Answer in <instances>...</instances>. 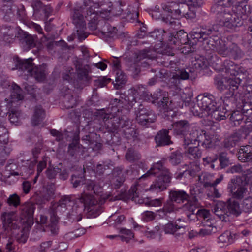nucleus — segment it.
I'll list each match as a JSON object with an SVG mask.
<instances>
[{
    "mask_svg": "<svg viewBox=\"0 0 252 252\" xmlns=\"http://www.w3.org/2000/svg\"><path fill=\"white\" fill-rule=\"evenodd\" d=\"M168 41L170 45L189 46V39L188 37V34L183 30L177 32L175 35L172 31L170 32Z\"/></svg>",
    "mask_w": 252,
    "mask_h": 252,
    "instance_id": "16",
    "label": "nucleus"
},
{
    "mask_svg": "<svg viewBox=\"0 0 252 252\" xmlns=\"http://www.w3.org/2000/svg\"><path fill=\"white\" fill-rule=\"evenodd\" d=\"M237 155L240 161L252 162V146L248 145L241 146Z\"/></svg>",
    "mask_w": 252,
    "mask_h": 252,
    "instance_id": "25",
    "label": "nucleus"
},
{
    "mask_svg": "<svg viewBox=\"0 0 252 252\" xmlns=\"http://www.w3.org/2000/svg\"><path fill=\"white\" fill-rule=\"evenodd\" d=\"M12 148L10 145L0 146V163H2L9 156Z\"/></svg>",
    "mask_w": 252,
    "mask_h": 252,
    "instance_id": "48",
    "label": "nucleus"
},
{
    "mask_svg": "<svg viewBox=\"0 0 252 252\" xmlns=\"http://www.w3.org/2000/svg\"><path fill=\"white\" fill-rule=\"evenodd\" d=\"M187 152L188 157L193 160L200 158L202 155V152L197 146L189 147Z\"/></svg>",
    "mask_w": 252,
    "mask_h": 252,
    "instance_id": "43",
    "label": "nucleus"
},
{
    "mask_svg": "<svg viewBox=\"0 0 252 252\" xmlns=\"http://www.w3.org/2000/svg\"><path fill=\"white\" fill-rule=\"evenodd\" d=\"M149 52L150 50L148 49H144L139 51L136 54V57L134 61L136 62L140 63L142 67H146L148 63L146 61L142 62V60L150 58L149 54Z\"/></svg>",
    "mask_w": 252,
    "mask_h": 252,
    "instance_id": "35",
    "label": "nucleus"
},
{
    "mask_svg": "<svg viewBox=\"0 0 252 252\" xmlns=\"http://www.w3.org/2000/svg\"><path fill=\"white\" fill-rule=\"evenodd\" d=\"M52 12V9L49 5H44L41 10L39 18L43 20L46 23Z\"/></svg>",
    "mask_w": 252,
    "mask_h": 252,
    "instance_id": "58",
    "label": "nucleus"
},
{
    "mask_svg": "<svg viewBox=\"0 0 252 252\" xmlns=\"http://www.w3.org/2000/svg\"><path fill=\"white\" fill-rule=\"evenodd\" d=\"M6 203L10 207L16 208L20 206V197L16 193L11 194L7 199Z\"/></svg>",
    "mask_w": 252,
    "mask_h": 252,
    "instance_id": "47",
    "label": "nucleus"
},
{
    "mask_svg": "<svg viewBox=\"0 0 252 252\" xmlns=\"http://www.w3.org/2000/svg\"><path fill=\"white\" fill-rule=\"evenodd\" d=\"M233 0H220L211 7V12L217 15V18L219 23L222 20L224 15L230 12L226 9L225 7L232 5L234 3Z\"/></svg>",
    "mask_w": 252,
    "mask_h": 252,
    "instance_id": "14",
    "label": "nucleus"
},
{
    "mask_svg": "<svg viewBox=\"0 0 252 252\" xmlns=\"http://www.w3.org/2000/svg\"><path fill=\"white\" fill-rule=\"evenodd\" d=\"M117 29L115 27H112L109 24L105 23L102 28V33L105 37L107 38H115L117 37Z\"/></svg>",
    "mask_w": 252,
    "mask_h": 252,
    "instance_id": "36",
    "label": "nucleus"
},
{
    "mask_svg": "<svg viewBox=\"0 0 252 252\" xmlns=\"http://www.w3.org/2000/svg\"><path fill=\"white\" fill-rule=\"evenodd\" d=\"M181 7V5L175 2H168L162 5L163 10L169 14L173 13L175 9H177Z\"/></svg>",
    "mask_w": 252,
    "mask_h": 252,
    "instance_id": "53",
    "label": "nucleus"
},
{
    "mask_svg": "<svg viewBox=\"0 0 252 252\" xmlns=\"http://www.w3.org/2000/svg\"><path fill=\"white\" fill-rule=\"evenodd\" d=\"M227 188L232 194V198L235 199H242L247 192V189L243 185L242 181L239 177L232 179Z\"/></svg>",
    "mask_w": 252,
    "mask_h": 252,
    "instance_id": "11",
    "label": "nucleus"
},
{
    "mask_svg": "<svg viewBox=\"0 0 252 252\" xmlns=\"http://www.w3.org/2000/svg\"><path fill=\"white\" fill-rule=\"evenodd\" d=\"M222 20L220 22L221 26H224L230 29H234L243 25L242 18L237 14H233L229 12L223 17Z\"/></svg>",
    "mask_w": 252,
    "mask_h": 252,
    "instance_id": "15",
    "label": "nucleus"
},
{
    "mask_svg": "<svg viewBox=\"0 0 252 252\" xmlns=\"http://www.w3.org/2000/svg\"><path fill=\"white\" fill-rule=\"evenodd\" d=\"M199 99V106L202 108L206 114L205 115H209L213 110L216 108L217 103L214 96L210 94L204 93L197 96Z\"/></svg>",
    "mask_w": 252,
    "mask_h": 252,
    "instance_id": "13",
    "label": "nucleus"
},
{
    "mask_svg": "<svg viewBox=\"0 0 252 252\" xmlns=\"http://www.w3.org/2000/svg\"><path fill=\"white\" fill-rule=\"evenodd\" d=\"M72 22L75 26L76 32L73 33L71 36L68 37V41H72L77 38L79 40L81 41L87 38L88 34L85 32L86 23L84 18L79 9H75L71 14Z\"/></svg>",
    "mask_w": 252,
    "mask_h": 252,
    "instance_id": "8",
    "label": "nucleus"
},
{
    "mask_svg": "<svg viewBox=\"0 0 252 252\" xmlns=\"http://www.w3.org/2000/svg\"><path fill=\"white\" fill-rule=\"evenodd\" d=\"M241 81L239 77L227 78L220 74L214 77V84L217 90L220 92L227 90L224 95L223 100L224 105L228 106L233 104L235 101V92L238 89Z\"/></svg>",
    "mask_w": 252,
    "mask_h": 252,
    "instance_id": "3",
    "label": "nucleus"
},
{
    "mask_svg": "<svg viewBox=\"0 0 252 252\" xmlns=\"http://www.w3.org/2000/svg\"><path fill=\"white\" fill-rule=\"evenodd\" d=\"M227 44L225 41L219 37L218 40L216 42L214 48H213L211 50L214 51L219 54L223 56V55H225L226 53L225 50L226 48Z\"/></svg>",
    "mask_w": 252,
    "mask_h": 252,
    "instance_id": "44",
    "label": "nucleus"
},
{
    "mask_svg": "<svg viewBox=\"0 0 252 252\" xmlns=\"http://www.w3.org/2000/svg\"><path fill=\"white\" fill-rule=\"evenodd\" d=\"M141 66H142L141 64L139 63L136 62L135 61H134L133 63L130 64L128 70L131 73V75L133 78H136L138 76L141 71Z\"/></svg>",
    "mask_w": 252,
    "mask_h": 252,
    "instance_id": "54",
    "label": "nucleus"
},
{
    "mask_svg": "<svg viewBox=\"0 0 252 252\" xmlns=\"http://www.w3.org/2000/svg\"><path fill=\"white\" fill-rule=\"evenodd\" d=\"M89 69V66L85 65L79 68L78 70V81L84 85H86L90 79L88 76Z\"/></svg>",
    "mask_w": 252,
    "mask_h": 252,
    "instance_id": "34",
    "label": "nucleus"
},
{
    "mask_svg": "<svg viewBox=\"0 0 252 252\" xmlns=\"http://www.w3.org/2000/svg\"><path fill=\"white\" fill-rule=\"evenodd\" d=\"M13 212H4L1 215L3 227L8 232L9 230H16L20 228V226L17 223V220L13 219Z\"/></svg>",
    "mask_w": 252,
    "mask_h": 252,
    "instance_id": "20",
    "label": "nucleus"
},
{
    "mask_svg": "<svg viewBox=\"0 0 252 252\" xmlns=\"http://www.w3.org/2000/svg\"><path fill=\"white\" fill-rule=\"evenodd\" d=\"M138 187L139 184L136 183L131 187L128 192H126L122 195V199L124 200L130 199L135 200V198L138 197L139 195Z\"/></svg>",
    "mask_w": 252,
    "mask_h": 252,
    "instance_id": "32",
    "label": "nucleus"
},
{
    "mask_svg": "<svg viewBox=\"0 0 252 252\" xmlns=\"http://www.w3.org/2000/svg\"><path fill=\"white\" fill-rule=\"evenodd\" d=\"M181 224L175 222L174 223H168L165 225L164 231L166 234H173L177 228V226Z\"/></svg>",
    "mask_w": 252,
    "mask_h": 252,
    "instance_id": "64",
    "label": "nucleus"
},
{
    "mask_svg": "<svg viewBox=\"0 0 252 252\" xmlns=\"http://www.w3.org/2000/svg\"><path fill=\"white\" fill-rule=\"evenodd\" d=\"M208 65L207 60L203 56L195 58L192 61V65L197 70H201L206 68Z\"/></svg>",
    "mask_w": 252,
    "mask_h": 252,
    "instance_id": "40",
    "label": "nucleus"
},
{
    "mask_svg": "<svg viewBox=\"0 0 252 252\" xmlns=\"http://www.w3.org/2000/svg\"><path fill=\"white\" fill-rule=\"evenodd\" d=\"M63 103L67 109L72 108L76 105V100L71 94V91L68 89L67 93L63 96Z\"/></svg>",
    "mask_w": 252,
    "mask_h": 252,
    "instance_id": "37",
    "label": "nucleus"
},
{
    "mask_svg": "<svg viewBox=\"0 0 252 252\" xmlns=\"http://www.w3.org/2000/svg\"><path fill=\"white\" fill-rule=\"evenodd\" d=\"M13 61L15 69L22 72L24 75L33 77L39 82H42L45 79L47 74L45 65L34 66L32 58L21 60L18 57H15Z\"/></svg>",
    "mask_w": 252,
    "mask_h": 252,
    "instance_id": "5",
    "label": "nucleus"
},
{
    "mask_svg": "<svg viewBox=\"0 0 252 252\" xmlns=\"http://www.w3.org/2000/svg\"><path fill=\"white\" fill-rule=\"evenodd\" d=\"M202 135L200 140H198V144L201 145L206 149H213L218 142L220 141L219 137L213 135H207L204 130H200V135Z\"/></svg>",
    "mask_w": 252,
    "mask_h": 252,
    "instance_id": "18",
    "label": "nucleus"
},
{
    "mask_svg": "<svg viewBox=\"0 0 252 252\" xmlns=\"http://www.w3.org/2000/svg\"><path fill=\"white\" fill-rule=\"evenodd\" d=\"M169 129H163L157 132L154 140L158 147L165 146L172 144L171 137L169 135Z\"/></svg>",
    "mask_w": 252,
    "mask_h": 252,
    "instance_id": "21",
    "label": "nucleus"
},
{
    "mask_svg": "<svg viewBox=\"0 0 252 252\" xmlns=\"http://www.w3.org/2000/svg\"><path fill=\"white\" fill-rule=\"evenodd\" d=\"M115 73V82L114 86L117 89L121 87L122 85L125 84L127 81V76L121 70H118Z\"/></svg>",
    "mask_w": 252,
    "mask_h": 252,
    "instance_id": "39",
    "label": "nucleus"
},
{
    "mask_svg": "<svg viewBox=\"0 0 252 252\" xmlns=\"http://www.w3.org/2000/svg\"><path fill=\"white\" fill-rule=\"evenodd\" d=\"M236 236V234H232L230 231L227 230L219 236L218 242L222 244H231L234 242Z\"/></svg>",
    "mask_w": 252,
    "mask_h": 252,
    "instance_id": "30",
    "label": "nucleus"
},
{
    "mask_svg": "<svg viewBox=\"0 0 252 252\" xmlns=\"http://www.w3.org/2000/svg\"><path fill=\"white\" fill-rule=\"evenodd\" d=\"M226 53L223 55V57L229 56L234 60H238L243 58L244 56V53L235 43H231L230 44H227L226 48L225 50Z\"/></svg>",
    "mask_w": 252,
    "mask_h": 252,
    "instance_id": "22",
    "label": "nucleus"
},
{
    "mask_svg": "<svg viewBox=\"0 0 252 252\" xmlns=\"http://www.w3.org/2000/svg\"><path fill=\"white\" fill-rule=\"evenodd\" d=\"M150 176H157L158 179L151 185L149 190L153 192H158L165 190L170 182L171 175L169 171L163 165L161 161L155 164L141 178Z\"/></svg>",
    "mask_w": 252,
    "mask_h": 252,
    "instance_id": "2",
    "label": "nucleus"
},
{
    "mask_svg": "<svg viewBox=\"0 0 252 252\" xmlns=\"http://www.w3.org/2000/svg\"><path fill=\"white\" fill-rule=\"evenodd\" d=\"M179 210V208L176 207L173 202L170 200L167 201V202L164 204L162 210H159V211L163 213L164 215L168 217L169 214L176 213Z\"/></svg>",
    "mask_w": 252,
    "mask_h": 252,
    "instance_id": "38",
    "label": "nucleus"
},
{
    "mask_svg": "<svg viewBox=\"0 0 252 252\" xmlns=\"http://www.w3.org/2000/svg\"><path fill=\"white\" fill-rule=\"evenodd\" d=\"M44 5H44L43 3L39 0H35L32 1L31 6L33 9V15L36 17L40 18V13Z\"/></svg>",
    "mask_w": 252,
    "mask_h": 252,
    "instance_id": "52",
    "label": "nucleus"
},
{
    "mask_svg": "<svg viewBox=\"0 0 252 252\" xmlns=\"http://www.w3.org/2000/svg\"><path fill=\"white\" fill-rule=\"evenodd\" d=\"M219 31L218 26L217 25H213L211 28L208 29L196 30L192 32L190 34V39H189V46L190 48L187 52H192V47L195 45L197 42H203L204 44L208 36L211 35L213 32H218Z\"/></svg>",
    "mask_w": 252,
    "mask_h": 252,
    "instance_id": "10",
    "label": "nucleus"
},
{
    "mask_svg": "<svg viewBox=\"0 0 252 252\" xmlns=\"http://www.w3.org/2000/svg\"><path fill=\"white\" fill-rule=\"evenodd\" d=\"M240 139V137L239 134L233 133L224 140L223 146L226 148L230 149L234 147Z\"/></svg>",
    "mask_w": 252,
    "mask_h": 252,
    "instance_id": "33",
    "label": "nucleus"
},
{
    "mask_svg": "<svg viewBox=\"0 0 252 252\" xmlns=\"http://www.w3.org/2000/svg\"><path fill=\"white\" fill-rule=\"evenodd\" d=\"M186 233V226L182 224L177 226V228L173 234L174 237L177 240L183 239L184 235Z\"/></svg>",
    "mask_w": 252,
    "mask_h": 252,
    "instance_id": "61",
    "label": "nucleus"
},
{
    "mask_svg": "<svg viewBox=\"0 0 252 252\" xmlns=\"http://www.w3.org/2000/svg\"><path fill=\"white\" fill-rule=\"evenodd\" d=\"M213 210L216 216L222 221L226 222L229 220V214L225 202L222 201L217 202Z\"/></svg>",
    "mask_w": 252,
    "mask_h": 252,
    "instance_id": "23",
    "label": "nucleus"
},
{
    "mask_svg": "<svg viewBox=\"0 0 252 252\" xmlns=\"http://www.w3.org/2000/svg\"><path fill=\"white\" fill-rule=\"evenodd\" d=\"M78 200L81 203L82 206L78 208L76 206H72V211L68 215V217L70 220L77 222L81 220L82 219L81 213L83 210L89 213V215L94 218L99 214V211L97 208H95L97 201L92 195L83 192L78 198Z\"/></svg>",
    "mask_w": 252,
    "mask_h": 252,
    "instance_id": "4",
    "label": "nucleus"
},
{
    "mask_svg": "<svg viewBox=\"0 0 252 252\" xmlns=\"http://www.w3.org/2000/svg\"><path fill=\"white\" fill-rule=\"evenodd\" d=\"M135 114L136 115V118H138L139 116H142L143 115H146L147 114H150V112H153V111L149 110L146 108L144 107L143 104L140 103L138 105L137 108H135Z\"/></svg>",
    "mask_w": 252,
    "mask_h": 252,
    "instance_id": "62",
    "label": "nucleus"
},
{
    "mask_svg": "<svg viewBox=\"0 0 252 252\" xmlns=\"http://www.w3.org/2000/svg\"><path fill=\"white\" fill-rule=\"evenodd\" d=\"M126 159L129 161H134L140 158L139 154L132 149H128L126 154Z\"/></svg>",
    "mask_w": 252,
    "mask_h": 252,
    "instance_id": "63",
    "label": "nucleus"
},
{
    "mask_svg": "<svg viewBox=\"0 0 252 252\" xmlns=\"http://www.w3.org/2000/svg\"><path fill=\"white\" fill-rule=\"evenodd\" d=\"M193 191L191 190L190 194H188L183 190L172 189L169 191V198L171 202L177 204L183 203L184 201H187V202L183 205V210L194 214L195 210L199 207V203Z\"/></svg>",
    "mask_w": 252,
    "mask_h": 252,
    "instance_id": "6",
    "label": "nucleus"
},
{
    "mask_svg": "<svg viewBox=\"0 0 252 252\" xmlns=\"http://www.w3.org/2000/svg\"><path fill=\"white\" fill-rule=\"evenodd\" d=\"M157 116L154 112H150V114L139 116L136 118V120L138 124L142 126L149 125L155 121Z\"/></svg>",
    "mask_w": 252,
    "mask_h": 252,
    "instance_id": "31",
    "label": "nucleus"
},
{
    "mask_svg": "<svg viewBox=\"0 0 252 252\" xmlns=\"http://www.w3.org/2000/svg\"><path fill=\"white\" fill-rule=\"evenodd\" d=\"M229 214H233L236 216H239L242 212L239 202L234 198H229L225 203Z\"/></svg>",
    "mask_w": 252,
    "mask_h": 252,
    "instance_id": "28",
    "label": "nucleus"
},
{
    "mask_svg": "<svg viewBox=\"0 0 252 252\" xmlns=\"http://www.w3.org/2000/svg\"><path fill=\"white\" fill-rule=\"evenodd\" d=\"M85 187L88 190H93L94 193H97L101 189L100 186L96 184L95 182L93 180H88L86 181L85 184Z\"/></svg>",
    "mask_w": 252,
    "mask_h": 252,
    "instance_id": "56",
    "label": "nucleus"
},
{
    "mask_svg": "<svg viewBox=\"0 0 252 252\" xmlns=\"http://www.w3.org/2000/svg\"><path fill=\"white\" fill-rule=\"evenodd\" d=\"M0 133H1V134H0V146L4 145L8 141V132L4 126H0Z\"/></svg>",
    "mask_w": 252,
    "mask_h": 252,
    "instance_id": "59",
    "label": "nucleus"
},
{
    "mask_svg": "<svg viewBox=\"0 0 252 252\" xmlns=\"http://www.w3.org/2000/svg\"><path fill=\"white\" fill-rule=\"evenodd\" d=\"M45 117V112L41 106L35 107L31 122L33 126L39 125Z\"/></svg>",
    "mask_w": 252,
    "mask_h": 252,
    "instance_id": "29",
    "label": "nucleus"
},
{
    "mask_svg": "<svg viewBox=\"0 0 252 252\" xmlns=\"http://www.w3.org/2000/svg\"><path fill=\"white\" fill-rule=\"evenodd\" d=\"M54 195V189L53 188H47L35 197L36 203L38 204H43L48 202Z\"/></svg>",
    "mask_w": 252,
    "mask_h": 252,
    "instance_id": "26",
    "label": "nucleus"
},
{
    "mask_svg": "<svg viewBox=\"0 0 252 252\" xmlns=\"http://www.w3.org/2000/svg\"><path fill=\"white\" fill-rule=\"evenodd\" d=\"M216 32H213L212 36L209 35L208 36L207 39L205 40L204 45H206L205 47L208 50H212L213 48H214V45L216 44V42L218 40L219 37L216 35H214V34Z\"/></svg>",
    "mask_w": 252,
    "mask_h": 252,
    "instance_id": "55",
    "label": "nucleus"
},
{
    "mask_svg": "<svg viewBox=\"0 0 252 252\" xmlns=\"http://www.w3.org/2000/svg\"><path fill=\"white\" fill-rule=\"evenodd\" d=\"M190 105L191 107V111L194 115L200 116L203 114H205V111L202 110V108L199 106V99L197 97L196 104H194L193 102H191Z\"/></svg>",
    "mask_w": 252,
    "mask_h": 252,
    "instance_id": "60",
    "label": "nucleus"
},
{
    "mask_svg": "<svg viewBox=\"0 0 252 252\" xmlns=\"http://www.w3.org/2000/svg\"><path fill=\"white\" fill-rule=\"evenodd\" d=\"M137 98L136 89L135 88H131L128 90L126 96L123 94L122 96L121 95L120 99L115 98L110 101V105H111V108L109 111H112L113 108L116 107L120 111H123L125 113L124 114L126 115L128 112L127 109L132 107L134 104L138 102Z\"/></svg>",
    "mask_w": 252,
    "mask_h": 252,
    "instance_id": "7",
    "label": "nucleus"
},
{
    "mask_svg": "<svg viewBox=\"0 0 252 252\" xmlns=\"http://www.w3.org/2000/svg\"><path fill=\"white\" fill-rule=\"evenodd\" d=\"M135 89L136 90V94L140 96L141 99L147 100H149L151 97V94H149L146 89L142 85L137 86Z\"/></svg>",
    "mask_w": 252,
    "mask_h": 252,
    "instance_id": "51",
    "label": "nucleus"
},
{
    "mask_svg": "<svg viewBox=\"0 0 252 252\" xmlns=\"http://www.w3.org/2000/svg\"><path fill=\"white\" fill-rule=\"evenodd\" d=\"M202 135H200V130L196 129L189 130V132L181 137L183 140V146L184 148H187L189 145L195 144L196 141L198 142V140H200Z\"/></svg>",
    "mask_w": 252,
    "mask_h": 252,
    "instance_id": "19",
    "label": "nucleus"
},
{
    "mask_svg": "<svg viewBox=\"0 0 252 252\" xmlns=\"http://www.w3.org/2000/svg\"><path fill=\"white\" fill-rule=\"evenodd\" d=\"M250 189L251 195L245 198L241 203L242 210L245 212L252 211V183L251 185Z\"/></svg>",
    "mask_w": 252,
    "mask_h": 252,
    "instance_id": "41",
    "label": "nucleus"
},
{
    "mask_svg": "<svg viewBox=\"0 0 252 252\" xmlns=\"http://www.w3.org/2000/svg\"><path fill=\"white\" fill-rule=\"evenodd\" d=\"M166 26H171L170 28H165V29H157L150 33V36L160 42L168 41L169 34L172 32V29L175 30L176 27L178 25L176 22L173 20H164Z\"/></svg>",
    "mask_w": 252,
    "mask_h": 252,
    "instance_id": "12",
    "label": "nucleus"
},
{
    "mask_svg": "<svg viewBox=\"0 0 252 252\" xmlns=\"http://www.w3.org/2000/svg\"><path fill=\"white\" fill-rule=\"evenodd\" d=\"M230 120L235 126L240 125L244 118L243 112L238 110L230 113Z\"/></svg>",
    "mask_w": 252,
    "mask_h": 252,
    "instance_id": "49",
    "label": "nucleus"
},
{
    "mask_svg": "<svg viewBox=\"0 0 252 252\" xmlns=\"http://www.w3.org/2000/svg\"><path fill=\"white\" fill-rule=\"evenodd\" d=\"M124 113L123 111H120L116 107L113 108L112 111H109V108H108L107 110L101 109L98 112L103 119L108 131L117 132L122 131L126 138L140 141L141 139L138 131L132 127L131 122Z\"/></svg>",
    "mask_w": 252,
    "mask_h": 252,
    "instance_id": "1",
    "label": "nucleus"
},
{
    "mask_svg": "<svg viewBox=\"0 0 252 252\" xmlns=\"http://www.w3.org/2000/svg\"><path fill=\"white\" fill-rule=\"evenodd\" d=\"M218 158L221 168H224L230 164V161L227 157V153L225 152L220 153Z\"/></svg>",
    "mask_w": 252,
    "mask_h": 252,
    "instance_id": "57",
    "label": "nucleus"
},
{
    "mask_svg": "<svg viewBox=\"0 0 252 252\" xmlns=\"http://www.w3.org/2000/svg\"><path fill=\"white\" fill-rule=\"evenodd\" d=\"M18 165L15 163H11L5 167V171L4 173L5 176L9 177L10 176L21 175V173L17 171Z\"/></svg>",
    "mask_w": 252,
    "mask_h": 252,
    "instance_id": "45",
    "label": "nucleus"
},
{
    "mask_svg": "<svg viewBox=\"0 0 252 252\" xmlns=\"http://www.w3.org/2000/svg\"><path fill=\"white\" fill-rule=\"evenodd\" d=\"M35 209V205L29 202L25 203L20 206L21 218L23 220V222H31L33 221Z\"/></svg>",
    "mask_w": 252,
    "mask_h": 252,
    "instance_id": "17",
    "label": "nucleus"
},
{
    "mask_svg": "<svg viewBox=\"0 0 252 252\" xmlns=\"http://www.w3.org/2000/svg\"><path fill=\"white\" fill-rule=\"evenodd\" d=\"M168 158L171 164L174 166H176L181 162L183 159V156L181 152L176 151L172 152Z\"/></svg>",
    "mask_w": 252,
    "mask_h": 252,
    "instance_id": "46",
    "label": "nucleus"
},
{
    "mask_svg": "<svg viewBox=\"0 0 252 252\" xmlns=\"http://www.w3.org/2000/svg\"><path fill=\"white\" fill-rule=\"evenodd\" d=\"M121 235H119L120 240L122 241L128 242L134 237L132 232L129 229L122 228L120 230Z\"/></svg>",
    "mask_w": 252,
    "mask_h": 252,
    "instance_id": "50",
    "label": "nucleus"
},
{
    "mask_svg": "<svg viewBox=\"0 0 252 252\" xmlns=\"http://www.w3.org/2000/svg\"><path fill=\"white\" fill-rule=\"evenodd\" d=\"M230 115V112L226 109L224 106L217 107L213 110L209 115L212 118L217 120L220 121L225 119Z\"/></svg>",
    "mask_w": 252,
    "mask_h": 252,
    "instance_id": "27",
    "label": "nucleus"
},
{
    "mask_svg": "<svg viewBox=\"0 0 252 252\" xmlns=\"http://www.w3.org/2000/svg\"><path fill=\"white\" fill-rule=\"evenodd\" d=\"M74 204V199L71 195H64L61 197L58 202L52 205L50 210V219L52 222L58 221V214L65 212L68 207Z\"/></svg>",
    "mask_w": 252,
    "mask_h": 252,
    "instance_id": "9",
    "label": "nucleus"
},
{
    "mask_svg": "<svg viewBox=\"0 0 252 252\" xmlns=\"http://www.w3.org/2000/svg\"><path fill=\"white\" fill-rule=\"evenodd\" d=\"M172 126L174 128L175 134L180 137L189 132L190 128V124L187 120L178 121L172 125Z\"/></svg>",
    "mask_w": 252,
    "mask_h": 252,
    "instance_id": "24",
    "label": "nucleus"
},
{
    "mask_svg": "<svg viewBox=\"0 0 252 252\" xmlns=\"http://www.w3.org/2000/svg\"><path fill=\"white\" fill-rule=\"evenodd\" d=\"M11 89V97L12 102L23 99L24 96L22 94V91L18 85L16 84H13L12 85Z\"/></svg>",
    "mask_w": 252,
    "mask_h": 252,
    "instance_id": "42",
    "label": "nucleus"
}]
</instances>
